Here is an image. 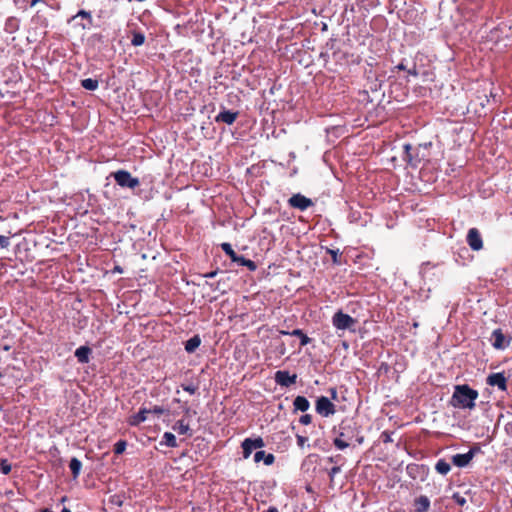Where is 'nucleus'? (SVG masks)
<instances>
[{
    "mask_svg": "<svg viewBox=\"0 0 512 512\" xmlns=\"http://www.w3.org/2000/svg\"><path fill=\"white\" fill-rule=\"evenodd\" d=\"M241 447L243 449V457L245 459L249 458V456L251 455V453L253 451V448L248 444L247 441H243L241 444Z\"/></svg>",
    "mask_w": 512,
    "mask_h": 512,
    "instance_id": "nucleus-34",
    "label": "nucleus"
},
{
    "mask_svg": "<svg viewBox=\"0 0 512 512\" xmlns=\"http://www.w3.org/2000/svg\"><path fill=\"white\" fill-rule=\"evenodd\" d=\"M315 409L322 417H329L336 412L335 405L325 396H321L317 399Z\"/></svg>",
    "mask_w": 512,
    "mask_h": 512,
    "instance_id": "nucleus-5",
    "label": "nucleus"
},
{
    "mask_svg": "<svg viewBox=\"0 0 512 512\" xmlns=\"http://www.w3.org/2000/svg\"><path fill=\"white\" fill-rule=\"evenodd\" d=\"M274 379L278 385L283 386V387H289L296 383L297 375L296 374L290 375V373L286 370H278L275 373Z\"/></svg>",
    "mask_w": 512,
    "mask_h": 512,
    "instance_id": "nucleus-9",
    "label": "nucleus"
},
{
    "mask_svg": "<svg viewBox=\"0 0 512 512\" xmlns=\"http://www.w3.org/2000/svg\"><path fill=\"white\" fill-rule=\"evenodd\" d=\"M415 512H428L430 500L427 496L421 495L414 500Z\"/></svg>",
    "mask_w": 512,
    "mask_h": 512,
    "instance_id": "nucleus-16",
    "label": "nucleus"
},
{
    "mask_svg": "<svg viewBox=\"0 0 512 512\" xmlns=\"http://www.w3.org/2000/svg\"><path fill=\"white\" fill-rule=\"evenodd\" d=\"M479 397L477 390L471 388L468 384H460L454 387L450 404L454 408L472 410L476 406V400Z\"/></svg>",
    "mask_w": 512,
    "mask_h": 512,
    "instance_id": "nucleus-1",
    "label": "nucleus"
},
{
    "mask_svg": "<svg viewBox=\"0 0 512 512\" xmlns=\"http://www.w3.org/2000/svg\"><path fill=\"white\" fill-rule=\"evenodd\" d=\"M479 451L480 448L478 446H474L470 448L467 453L453 455L451 461L457 467H465L471 462L475 454Z\"/></svg>",
    "mask_w": 512,
    "mask_h": 512,
    "instance_id": "nucleus-7",
    "label": "nucleus"
},
{
    "mask_svg": "<svg viewBox=\"0 0 512 512\" xmlns=\"http://www.w3.org/2000/svg\"><path fill=\"white\" fill-rule=\"evenodd\" d=\"M358 434L360 430L356 423L352 419H345L339 424L338 436L333 440V444L337 449L344 450Z\"/></svg>",
    "mask_w": 512,
    "mask_h": 512,
    "instance_id": "nucleus-2",
    "label": "nucleus"
},
{
    "mask_svg": "<svg viewBox=\"0 0 512 512\" xmlns=\"http://www.w3.org/2000/svg\"><path fill=\"white\" fill-rule=\"evenodd\" d=\"M81 86L90 91H94L98 88L99 82L97 79L86 78L81 81Z\"/></svg>",
    "mask_w": 512,
    "mask_h": 512,
    "instance_id": "nucleus-27",
    "label": "nucleus"
},
{
    "mask_svg": "<svg viewBox=\"0 0 512 512\" xmlns=\"http://www.w3.org/2000/svg\"><path fill=\"white\" fill-rule=\"evenodd\" d=\"M241 447L243 449V457L245 459L249 458V456L251 455V453L253 451V448L248 444L247 441H243L241 444Z\"/></svg>",
    "mask_w": 512,
    "mask_h": 512,
    "instance_id": "nucleus-33",
    "label": "nucleus"
},
{
    "mask_svg": "<svg viewBox=\"0 0 512 512\" xmlns=\"http://www.w3.org/2000/svg\"><path fill=\"white\" fill-rule=\"evenodd\" d=\"M279 333L281 335H290L300 338V346H306L311 342V338H309L301 329H294L293 331H285L280 330Z\"/></svg>",
    "mask_w": 512,
    "mask_h": 512,
    "instance_id": "nucleus-15",
    "label": "nucleus"
},
{
    "mask_svg": "<svg viewBox=\"0 0 512 512\" xmlns=\"http://www.w3.org/2000/svg\"><path fill=\"white\" fill-rule=\"evenodd\" d=\"M221 249L224 251V253L230 258L232 261L235 258V255L237 254L230 243L224 242L221 245Z\"/></svg>",
    "mask_w": 512,
    "mask_h": 512,
    "instance_id": "nucleus-29",
    "label": "nucleus"
},
{
    "mask_svg": "<svg viewBox=\"0 0 512 512\" xmlns=\"http://www.w3.org/2000/svg\"><path fill=\"white\" fill-rule=\"evenodd\" d=\"M487 384L497 386L501 391L507 390V379L502 373H492L487 377Z\"/></svg>",
    "mask_w": 512,
    "mask_h": 512,
    "instance_id": "nucleus-13",
    "label": "nucleus"
},
{
    "mask_svg": "<svg viewBox=\"0 0 512 512\" xmlns=\"http://www.w3.org/2000/svg\"><path fill=\"white\" fill-rule=\"evenodd\" d=\"M489 102V99L486 94H483V96H477V100H472L470 102V105H480L482 108L485 107L486 103Z\"/></svg>",
    "mask_w": 512,
    "mask_h": 512,
    "instance_id": "nucleus-31",
    "label": "nucleus"
},
{
    "mask_svg": "<svg viewBox=\"0 0 512 512\" xmlns=\"http://www.w3.org/2000/svg\"><path fill=\"white\" fill-rule=\"evenodd\" d=\"M246 260H247V259H246L244 256H241V255L236 254V255H235V258L232 260V262H235V263H237L238 265L243 266V265H244V262H245Z\"/></svg>",
    "mask_w": 512,
    "mask_h": 512,
    "instance_id": "nucleus-42",
    "label": "nucleus"
},
{
    "mask_svg": "<svg viewBox=\"0 0 512 512\" xmlns=\"http://www.w3.org/2000/svg\"><path fill=\"white\" fill-rule=\"evenodd\" d=\"M466 241L473 251H479L483 248V240L477 228H470L468 230Z\"/></svg>",
    "mask_w": 512,
    "mask_h": 512,
    "instance_id": "nucleus-8",
    "label": "nucleus"
},
{
    "mask_svg": "<svg viewBox=\"0 0 512 512\" xmlns=\"http://www.w3.org/2000/svg\"><path fill=\"white\" fill-rule=\"evenodd\" d=\"M452 499L457 503L459 506H464L466 504V498L462 495H460L458 492L454 493L452 495Z\"/></svg>",
    "mask_w": 512,
    "mask_h": 512,
    "instance_id": "nucleus-36",
    "label": "nucleus"
},
{
    "mask_svg": "<svg viewBox=\"0 0 512 512\" xmlns=\"http://www.w3.org/2000/svg\"><path fill=\"white\" fill-rule=\"evenodd\" d=\"M161 444L162 445H166L167 447H170V448L178 447V443L176 441V437L171 432H165L163 434Z\"/></svg>",
    "mask_w": 512,
    "mask_h": 512,
    "instance_id": "nucleus-23",
    "label": "nucleus"
},
{
    "mask_svg": "<svg viewBox=\"0 0 512 512\" xmlns=\"http://www.w3.org/2000/svg\"><path fill=\"white\" fill-rule=\"evenodd\" d=\"M296 439L298 446L301 448L304 447L305 443L308 441V438L302 435H297Z\"/></svg>",
    "mask_w": 512,
    "mask_h": 512,
    "instance_id": "nucleus-41",
    "label": "nucleus"
},
{
    "mask_svg": "<svg viewBox=\"0 0 512 512\" xmlns=\"http://www.w3.org/2000/svg\"><path fill=\"white\" fill-rule=\"evenodd\" d=\"M0 472L4 475L11 472V464L6 459L0 461Z\"/></svg>",
    "mask_w": 512,
    "mask_h": 512,
    "instance_id": "nucleus-32",
    "label": "nucleus"
},
{
    "mask_svg": "<svg viewBox=\"0 0 512 512\" xmlns=\"http://www.w3.org/2000/svg\"><path fill=\"white\" fill-rule=\"evenodd\" d=\"M172 428L174 431H177L179 434L192 436V432H191L189 424L186 423L183 419L178 420L173 425Z\"/></svg>",
    "mask_w": 512,
    "mask_h": 512,
    "instance_id": "nucleus-21",
    "label": "nucleus"
},
{
    "mask_svg": "<svg viewBox=\"0 0 512 512\" xmlns=\"http://www.w3.org/2000/svg\"><path fill=\"white\" fill-rule=\"evenodd\" d=\"M78 17H81L82 19L86 20L85 23L80 24L82 29L85 30V29L91 28V26L93 25V18H92L91 12L86 11V10H80V11H78V13L76 15L72 16L71 20H75Z\"/></svg>",
    "mask_w": 512,
    "mask_h": 512,
    "instance_id": "nucleus-18",
    "label": "nucleus"
},
{
    "mask_svg": "<svg viewBox=\"0 0 512 512\" xmlns=\"http://www.w3.org/2000/svg\"><path fill=\"white\" fill-rule=\"evenodd\" d=\"M395 68L398 70H403V71L407 70V68L403 62L399 63Z\"/></svg>",
    "mask_w": 512,
    "mask_h": 512,
    "instance_id": "nucleus-50",
    "label": "nucleus"
},
{
    "mask_svg": "<svg viewBox=\"0 0 512 512\" xmlns=\"http://www.w3.org/2000/svg\"><path fill=\"white\" fill-rule=\"evenodd\" d=\"M264 461L265 465H272L275 461V456L271 453H266L265 451H257L254 454V461L259 463L260 461Z\"/></svg>",
    "mask_w": 512,
    "mask_h": 512,
    "instance_id": "nucleus-19",
    "label": "nucleus"
},
{
    "mask_svg": "<svg viewBox=\"0 0 512 512\" xmlns=\"http://www.w3.org/2000/svg\"><path fill=\"white\" fill-rule=\"evenodd\" d=\"M81 467L82 463L79 459L74 457L70 460L69 468L74 479L78 478V476L80 475Z\"/></svg>",
    "mask_w": 512,
    "mask_h": 512,
    "instance_id": "nucleus-24",
    "label": "nucleus"
},
{
    "mask_svg": "<svg viewBox=\"0 0 512 512\" xmlns=\"http://www.w3.org/2000/svg\"><path fill=\"white\" fill-rule=\"evenodd\" d=\"M356 437V441L359 443V444H362L363 441H364V437L362 435H357L355 436Z\"/></svg>",
    "mask_w": 512,
    "mask_h": 512,
    "instance_id": "nucleus-51",
    "label": "nucleus"
},
{
    "mask_svg": "<svg viewBox=\"0 0 512 512\" xmlns=\"http://www.w3.org/2000/svg\"><path fill=\"white\" fill-rule=\"evenodd\" d=\"M148 413H150V409L141 408L138 413L131 415L127 422L130 426H138L146 421Z\"/></svg>",
    "mask_w": 512,
    "mask_h": 512,
    "instance_id": "nucleus-14",
    "label": "nucleus"
},
{
    "mask_svg": "<svg viewBox=\"0 0 512 512\" xmlns=\"http://www.w3.org/2000/svg\"><path fill=\"white\" fill-rule=\"evenodd\" d=\"M357 320L350 315L343 313L341 310L337 311L332 317V324L338 330H353Z\"/></svg>",
    "mask_w": 512,
    "mask_h": 512,
    "instance_id": "nucleus-4",
    "label": "nucleus"
},
{
    "mask_svg": "<svg viewBox=\"0 0 512 512\" xmlns=\"http://www.w3.org/2000/svg\"><path fill=\"white\" fill-rule=\"evenodd\" d=\"M492 339V345L497 350H503L510 344V340H506V337L501 329H496L492 332Z\"/></svg>",
    "mask_w": 512,
    "mask_h": 512,
    "instance_id": "nucleus-12",
    "label": "nucleus"
},
{
    "mask_svg": "<svg viewBox=\"0 0 512 512\" xmlns=\"http://www.w3.org/2000/svg\"><path fill=\"white\" fill-rule=\"evenodd\" d=\"M165 412V409L161 406H154L153 409L150 410V413H154V414H157V415H162L164 414Z\"/></svg>",
    "mask_w": 512,
    "mask_h": 512,
    "instance_id": "nucleus-43",
    "label": "nucleus"
},
{
    "mask_svg": "<svg viewBox=\"0 0 512 512\" xmlns=\"http://www.w3.org/2000/svg\"><path fill=\"white\" fill-rule=\"evenodd\" d=\"M266 512H279L278 509L274 506H271L268 508V510Z\"/></svg>",
    "mask_w": 512,
    "mask_h": 512,
    "instance_id": "nucleus-53",
    "label": "nucleus"
},
{
    "mask_svg": "<svg viewBox=\"0 0 512 512\" xmlns=\"http://www.w3.org/2000/svg\"><path fill=\"white\" fill-rule=\"evenodd\" d=\"M293 406L295 411L305 412L310 407V402L304 396H297L293 401Z\"/></svg>",
    "mask_w": 512,
    "mask_h": 512,
    "instance_id": "nucleus-20",
    "label": "nucleus"
},
{
    "mask_svg": "<svg viewBox=\"0 0 512 512\" xmlns=\"http://www.w3.org/2000/svg\"><path fill=\"white\" fill-rule=\"evenodd\" d=\"M181 388L190 394H195L198 390V386L194 385L192 383H189V384L182 383Z\"/></svg>",
    "mask_w": 512,
    "mask_h": 512,
    "instance_id": "nucleus-35",
    "label": "nucleus"
},
{
    "mask_svg": "<svg viewBox=\"0 0 512 512\" xmlns=\"http://www.w3.org/2000/svg\"><path fill=\"white\" fill-rule=\"evenodd\" d=\"M436 471L441 475H446L451 470V466L448 462L443 459H440L435 465Z\"/></svg>",
    "mask_w": 512,
    "mask_h": 512,
    "instance_id": "nucleus-26",
    "label": "nucleus"
},
{
    "mask_svg": "<svg viewBox=\"0 0 512 512\" xmlns=\"http://www.w3.org/2000/svg\"><path fill=\"white\" fill-rule=\"evenodd\" d=\"M244 441H247L248 444L253 448V449H259V448H262L265 446V443H264V440L262 437H257V438H246Z\"/></svg>",
    "mask_w": 512,
    "mask_h": 512,
    "instance_id": "nucleus-28",
    "label": "nucleus"
},
{
    "mask_svg": "<svg viewBox=\"0 0 512 512\" xmlns=\"http://www.w3.org/2000/svg\"><path fill=\"white\" fill-rule=\"evenodd\" d=\"M114 270H115V271H117V272H119V273H122V272H123L122 268H121V267H119V266H116Z\"/></svg>",
    "mask_w": 512,
    "mask_h": 512,
    "instance_id": "nucleus-54",
    "label": "nucleus"
},
{
    "mask_svg": "<svg viewBox=\"0 0 512 512\" xmlns=\"http://www.w3.org/2000/svg\"><path fill=\"white\" fill-rule=\"evenodd\" d=\"M407 72H408L409 75H412V76H417L418 75V72H417L415 67L412 68V69H408Z\"/></svg>",
    "mask_w": 512,
    "mask_h": 512,
    "instance_id": "nucleus-49",
    "label": "nucleus"
},
{
    "mask_svg": "<svg viewBox=\"0 0 512 512\" xmlns=\"http://www.w3.org/2000/svg\"><path fill=\"white\" fill-rule=\"evenodd\" d=\"M115 182L122 188L134 189L140 185L138 178L132 177L131 173L127 170H118L111 173Z\"/></svg>",
    "mask_w": 512,
    "mask_h": 512,
    "instance_id": "nucleus-3",
    "label": "nucleus"
},
{
    "mask_svg": "<svg viewBox=\"0 0 512 512\" xmlns=\"http://www.w3.org/2000/svg\"><path fill=\"white\" fill-rule=\"evenodd\" d=\"M288 204L292 208L299 209L300 211H305L309 207L313 206V201L310 198H307L306 196L297 193L292 195L288 199Z\"/></svg>",
    "mask_w": 512,
    "mask_h": 512,
    "instance_id": "nucleus-6",
    "label": "nucleus"
},
{
    "mask_svg": "<svg viewBox=\"0 0 512 512\" xmlns=\"http://www.w3.org/2000/svg\"><path fill=\"white\" fill-rule=\"evenodd\" d=\"M61 512H71V510L66 508V507H64Z\"/></svg>",
    "mask_w": 512,
    "mask_h": 512,
    "instance_id": "nucleus-55",
    "label": "nucleus"
},
{
    "mask_svg": "<svg viewBox=\"0 0 512 512\" xmlns=\"http://www.w3.org/2000/svg\"><path fill=\"white\" fill-rule=\"evenodd\" d=\"M341 471V467L340 466H333L330 470H329V478H330V482H333L334 480V477L336 474L340 473Z\"/></svg>",
    "mask_w": 512,
    "mask_h": 512,
    "instance_id": "nucleus-39",
    "label": "nucleus"
},
{
    "mask_svg": "<svg viewBox=\"0 0 512 512\" xmlns=\"http://www.w3.org/2000/svg\"><path fill=\"white\" fill-rule=\"evenodd\" d=\"M201 344V339L199 335H194L185 343V350L188 353H193Z\"/></svg>",
    "mask_w": 512,
    "mask_h": 512,
    "instance_id": "nucleus-22",
    "label": "nucleus"
},
{
    "mask_svg": "<svg viewBox=\"0 0 512 512\" xmlns=\"http://www.w3.org/2000/svg\"><path fill=\"white\" fill-rule=\"evenodd\" d=\"M299 422L302 425H309L312 422V416L310 414H304L299 418Z\"/></svg>",
    "mask_w": 512,
    "mask_h": 512,
    "instance_id": "nucleus-38",
    "label": "nucleus"
},
{
    "mask_svg": "<svg viewBox=\"0 0 512 512\" xmlns=\"http://www.w3.org/2000/svg\"><path fill=\"white\" fill-rule=\"evenodd\" d=\"M341 459V455H337V456H332L330 457L328 460L329 462L331 463H338V461Z\"/></svg>",
    "mask_w": 512,
    "mask_h": 512,
    "instance_id": "nucleus-47",
    "label": "nucleus"
},
{
    "mask_svg": "<svg viewBox=\"0 0 512 512\" xmlns=\"http://www.w3.org/2000/svg\"><path fill=\"white\" fill-rule=\"evenodd\" d=\"M403 159L412 167H417L420 163V159L416 153V149L411 144H405Z\"/></svg>",
    "mask_w": 512,
    "mask_h": 512,
    "instance_id": "nucleus-11",
    "label": "nucleus"
},
{
    "mask_svg": "<svg viewBox=\"0 0 512 512\" xmlns=\"http://www.w3.org/2000/svg\"><path fill=\"white\" fill-rule=\"evenodd\" d=\"M217 275V271H211V272H208L206 274H204V277L205 278H213Z\"/></svg>",
    "mask_w": 512,
    "mask_h": 512,
    "instance_id": "nucleus-48",
    "label": "nucleus"
},
{
    "mask_svg": "<svg viewBox=\"0 0 512 512\" xmlns=\"http://www.w3.org/2000/svg\"><path fill=\"white\" fill-rule=\"evenodd\" d=\"M239 116L238 111H230L223 108L218 115L215 117L216 123H225L227 125H232Z\"/></svg>",
    "mask_w": 512,
    "mask_h": 512,
    "instance_id": "nucleus-10",
    "label": "nucleus"
},
{
    "mask_svg": "<svg viewBox=\"0 0 512 512\" xmlns=\"http://www.w3.org/2000/svg\"><path fill=\"white\" fill-rule=\"evenodd\" d=\"M2 377V374L0 373V378Z\"/></svg>",
    "mask_w": 512,
    "mask_h": 512,
    "instance_id": "nucleus-57",
    "label": "nucleus"
},
{
    "mask_svg": "<svg viewBox=\"0 0 512 512\" xmlns=\"http://www.w3.org/2000/svg\"><path fill=\"white\" fill-rule=\"evenodd\" d=\"M184 412H185L186 414H189V412H190V408H188V407L184 408Z\"/></svg>",
    "mask_w": 512,
    "mask_h": 512,
    "instance_id": "nucleus-56",
    "label": "nucleus"
},
{
    "mask_svg": "<svg viewBox=\"0 0 512 512\" xmlns=\"http://www.w3.org/2000/svg\"><path fill=\"white\" fill-rule=\"evenodd\" d=\"M131 44L135 47L141 46L145 42V35L140 31H132Z\"/></svg>",
    "mask_w": 512,
    "mask_h": 512,
    "instance_id": "nucleus-25",
    "label": "nucleus"
},
{
    "mask_svg": "<svg viewBox=\"0 0 512 512\" xmlns=\"http://www.w3.org/2000/svg\"><path fill=\"white\" fill-rule=\"evenodd\" d=\"M91 348L88 346H80L75 351V357L79 363L86 364L90 360Z\"/></svg>",
    "mask_w": 512,
    "mask_h": 512,
    "instance_id": "nucleus-17",
    "label": "nucleus"
},
{
    "mask_svg": "<svg viewBox=\"0 0 512 512\" xmlns=\"http://www.w3.org/2000/svg\"><path fill=\"white\" fill-rule=\"evenodd\" d=\"M243 266L247 267L250 271H255L257 269L256 263L254 261L250 260V259H247L244 262Z\"/></svg>",
    "mask_w": 512,
    "mask_h": 512,
    "instance_id": "nucleus-40",
    "label": "nucleus"
},
{
    "mask_svg": "<svg viewBox=\"0 0 512 512\" xmlns=\"http://www.w3.org/2000/svg\"><path fill=\"white\" fill-rule=\"evenodd\" d=\"M45 2L44 0H31L30 7H34L37 3Z\"/></svg>",
    "mask_w": 512,
    "mask_h": 512,
    "instance_id": "nucleus-52",
    "label": "nucleus"
},
{
    "mask_svg": "<svg viewBox=\"0 0 512 512\" xmlns=\"http://www.w3.org/2000/svg\"><path fill=\"white\" fill-rule=\"evenodd\" d=\"M10 245V237L0 235V248L5 249Z\"/></svg>",
    "mask_w": 512,
    "mask_h": 512,
    "instance_id": "nucleus-37",
    "label": "nucleus"
},
{
    "mask_svg": "<svg viewBox=\"0 0 512 512\" xmlns=\"http://www.w3.org/2000/svg\"><path fill=\"white\" fill-rule=\"evenodd\" d=\"M330 255L332 256L333 262L338 263V251L335 250H329L328 251Z\"/></svg>",
    "mask_w": 512,
    "mask_h": 512,
    "instance_id": "nucleus-45",
    "label": "nucleus"
},
{
    "mask_svg": "<svg viewBox=\"0 0 512 512\" xmlns=\"http://www.w3.org/2000/svg\"><path fill=\"white\" fill-rule=\"evenodd\" d=\"M381 438H382V441H383L384 443H388V442H391V441H392V439H391V437H390V434H389L388 432H383V433L381 434Z\"/></svg>",
    "mask_w": 512,
    "mask_h": 512,
    "instance_id": "nucleus-44",
    "label": "nucleus"
},
{
    "mask_svg": "<svg viewBox=\"0 0 512 512\" xmlns=\"http://www.w3.org/2000/svg\"><path fill=\"white\" fill-rule=\"evenodd\" d=\"M126 446H127V442L125 440H119L114 444L113 451L116 455H120L125 451Z\"/></svg>",
    "mask_w": 512,
    "mask_h": 512,
    "instance_id": "nucleus-30",
    "label": "nucleus"
},
{
    "mask_svg": "<svg viewBox=\"0 0 512 512\" xmlns=\"http://www.w3.org/2000/svg\"><path fill=\"white\" fill-rule=\"evenodd\" d=\"M329 392H330L331 398L333 400H337L338 393H337L336 388H330Z\"/></svg>",
    "mask_w": 512,
    "mask_h": 512,
    "instance_id": "nucleus-46",
    "label": "nucleus"
}]
</instances>
